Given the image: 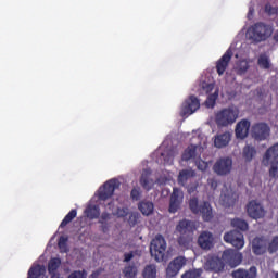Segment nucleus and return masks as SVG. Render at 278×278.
<instances>
[{"mask_svg": "<svg viewBox=\"0 0 278 278\" xmlns=\"http://www.w3.org/2000/svg\"><path fill=\"white\" fill-rule=\"evenodd\" d=\"M231 226L235 227V229H239L240 231H247L249 229V224L247 220L240 218H233L231 220Z\"/></svg>", "mask_w": 278, "mask_h": 278, "instance_id": "34", "label": "nucleus"}, {"mask_svg": "<svg viewBox=\"0 0 278 278\" xmlns=\"http://www.w3.org/2000/svg\"><path fill=\"white\" fill-rule=\"evenodd\" d=\"M106 210L110 212H114V201H111L106 204Z\"/></svg>", "mask_w": 278, "mask_h": 278, "instance_id": "51", "label": "nucleus"}, {"mask_svg": "<svg viewBox=\"0 0 278 278\" xmlns=\"http://www.w3.org/2000/svg\"><path fill=\"white\" fill-rule=\"evenodd\" d=\"M134 260V252L124 254V262H131Z\"/></svg>", "mask_w": 278, "mask_h": 278, "instance_id": "50", "label": "nucleus"}, {"mask_svg": "<svg viewBox=\"0 0 278 278\" xmlns=\"http://www.w3.org/2000/svg\"><path fill=\"white\" fill-rule=\"evenodd\" d=\"M205 268L211 273H223L225 270V261L217 255H212L206 260Z\"/></svg>", "mask_w": 278, "mask_h": 278, "instance_id": "16", "label": "nucleus"}, {"mask_svg": "<svg viewBox=\"0 0 278 278\" xmlns=\"http://www.w3.org/2000/svg\"><path fill=\"white\" fill-rule=\"evenodd\" d=\"M252 138L262 142L270 138V126L266 123H256L252 126Z\"/></svg>", "mask_w": 278, "mask_h": 278, "instance_id": "6", "label": "nucleus"}, {"mask_svg": "<svg viewBox=\"0 0 278 278\" xmlns=\"http://www.w3.org/2000/svg\"><path fill=\"white\" fill-rule=\"evenodd\" d=\"M181 203H184V192L179 188H174L169 200L168 212L170 214L177 213L179 207H181Z\"/></svg>", "mask_w": 278, "mask_h": 278, "instance_id": "15", "label": "nucleus"}, {"mask_svg": "<svg viewBox=\"0 0 278 278\" xmlns=\"http://www.w3.org/2000/svg\"><path fill=\"white\" fill-rule=\"evenodd\" d=\"M222 260L225 264H228L230 268H236V266L242 264V253L231 249L225 250L222 254Z\"/></svg>", "mask_w": 278, "mask_h": 278, "instance_id": "8", "label": "nucleus"}, {"mask_svg": "<svg viewBox=\"0 0 278 278\" xmlns=\"http://www.w3.org/2000/svg\"><path fill=\"white\" fill-rule=\"evenodd\" d=\"M231 58H233V51L231 49H228L224 55L216 62V71L217 75L223 76L225 75V71L229 68V62H231Z\"/></svg>", "mask_w": 278, "mask_h": 278, "instance_id": "17", "label": "nucleus"}, {"mask_svg": "<svg viewBox=\"0 0 278 278\" xmlns=\"http://www.w3.org/2000/svg\"><path fill=\"white\" fill-rule=\"evenodd\" d=\"M117 216H119V218H125V216H127V210L126 208H117Z\"/></svg>", "mask_w": 278, "mask_h": 278, "instance_id": "48", "label": "nucleus"}, {"mask_svg": "<svg viewBox=\"0 0 278 278\" xmlns=\"http://www.w3.org/2000/svg\"><path fill=\"white\" fill-rule=\"evenodd\" d=\"M224 241L235 247V249H237L238 251L244 248V235H242V232H240L239 230H231L229 232H226L224 235Z\"/></svg>", "mask_w": 278, "mask_h": 278, "instance_id": "7", "label": "nucleus"}, {"mask_svg": "<svg viewBox=\"0 0 278 278\" xmlns=\"http://www.w3.org/2000/svg\"><path fill=\"white\" fill-rule=\"evenodd\" d=\"M265 12L268 14V16H275V14H278V8L267 3L265 4Z\"/></svg>", "mask_w": 278, "mask_h": 278, "instance_id": "45", "label": "nucleus"}, {"mask_svg": "<svg viewBox=\"0 0 278 278\" xmlns=\"http://www.w3.org/2000/svg\"><path fill=\"white\" fill-rule=\"evenodd\" d=\"M229 142H231V134L229 132L217 135L214 140V144L217 149H223L227 147Z\"/></svg>", "mask_w": 278, "mask_h": 278, "instance_id": "24", "label": "nucleus"}, {"mask_svg": "<svg viewBox=\"0 0 278 278\" xmlns=\"http://www.w3.org/2000/svg\"><path fill=\"white\" fill-rule=\"evenodd\" d=\"M192 240H194V235H180L177 242L181 249H190Z\"/></svg>", "mask_w": 278, "mask_h": 278, "instance_id": "26", "label": "nucleus"}, {"mask_svg": "<svg viewBox=\"0 0 278 278\" xmlns=\"http://www.w3.org/2000/svg\"><path fill=\"white\" fill-rule=\"evenodd\" d=\"M185 187L187 188L189 194H193V192H197V188H198L197 185H193V186H188L187 185Z\"/></svg>", "mask_w": 278, "mask_h": 278, "instance_id": "49", "label": "nucleus"}, {"mask_svg": "<svg viewBox=\"0 0 278 278\" xmlns=\"http://www.w3.org/2000/svg\"><path fill=\"white\" fill-rule=\"evenodd\" d=\"M269 165H271L269 168V177L275 179V177H278V160L271 161Z\"/></svg>", "mask_w": 278, "mask_h": 278, "instance_id": "42", "label": "nucleus"}, {"mask_svg": "<svg viewBox=\"0 0 278 278\" xmlns=\"http://www.w3.org/2000/svg\"><path fill=\"white\" fill-rule=\"evenodd\" d=\"M257 155V150L253 146H245L243 148L242 157L244 162H252L253 157Z\"/></svg>", "mask_w": 278, "mask_h": 278, "instance_id": "27", "label": "nucleus"}, {"mask_svg": "<svg viewBox=\"0 0 278 278\" xmlns=\"http://www.w3.org/2000/svg\"><path fill=\"white\" fill-rule=\"evenodd\" d=\"M238 199V193L233 192L232 190H226L220 194L219 201L223 207H233Z\"/></svg>", "mask_w": 278, "mask_h": 278, "instance_id": "19", "label": "nucleus"}, {"mask_svg": "<svg viewBox=\"0 0 278 278\" xmlns=\"http://www.w3.org/2000/svg\"><path fill=\"white\" fill-rule=\"evenodd\" d=\"M275 278H278V273H276Z\"/></svg>", "mask_w": 278, "mask_h": 278, "instance_id": "56", "label": "nucleus"}, {"mask_svg": "<svg viewBox=\"0 0 278 278\" xmlns=\"http://www.w3.org/2000/svg\"><path fill=\"white\" fill-rule=\"evenodd\" d=\"M252 251L255 255H262L264 253V240L255 238L252 241Z\"/></svg>", "mask_w": 278, "mask_h": 278, "instance_id": "29", "label": "nucleus"}, {"mask_svg": "<svg viewBox=\"0 0 278 278\" xmlns=\"http://www.w3.org/2000/svg\"><path fill=\"white\" fill-rule=\"evenodd\" d=\"M195 165H197V168L198 170H207V162L201 160V157H198V160L195 161Z\"/></svg>", "mask_w": 278, "mask_h": 278, "instance_id": "47", "label": "nucleus"}, {"mask_svg": "<svg viewBox=\"0 0 278 278\" xmlns=\"http://www.w3.org/2000/svg\"><path fill=\"white\" fill-rule=\"evenodd\" d=\"M77 217V210H71L66 216L63 218V220L60 224L61 229H64V227H66V225H68L70 223H73V220Z\"/></svg>", "mask_w": 278, "mask_h": 278, "instance_id": "33", "label": "nucleus"}, {"mask_svg": "<svg viewBox=\"0 0 278 278\" xmlns=\"http://www.w3.org/2000/svg\"><path fill=\"white\" fill-rule=\"evenodd\" d=\"M199 108H201L199 98H197V96H190L189 99L182 103L180 116H190L191 114H194Z\"/></svg>", "mask_w": 278, "mask_h": 278, "instance_id": "10", "label": "nucleus"}, {"mask_svg": "<svg viewBox=\"0 0 278 278\" xmlns=\"http://www.w3.org/2000/svg\"><path fill=\"white\" fill-rule=\"evenodd\" d=\"M273 40H275L276 42H278V30H276V31L274 33Z\"/></svg>", "mask_w": 278, "mask_h": 278, "instance_id": "52", "label": "nucleus"}, {"mask_svg": "<svg viewBox=\"0 0 278 278\" xmlns=\"http://www.w3.org/2000/svg\"><path fill=\"white\" fill-rule=\"evenodd\" d=\"M45 273V267L36 265L29 268L27 278H38Z\"/></svg>", "mask_w": 278, "mask_h": 278, "instance_id": "36", "label": "nucleus"}, {"mask_svg": "<svg viewBox=\"0 0 278 278\" xmlns=\"http://www.w3.org/2000/svg\"><path fill=\"white\" fill-rule=\"evenodd\" d=\"M140 185L144 190H151L153 188V180L149 178V174L143 173L140 177Z\"/></svg>", "mask_w": 278, "mask_h": 278, "instance_id": "35", "label": "nucleus"}, {"mask_svg": "<svg viewBox=\"0 0 278 278\" xmlns=\"http://www.w3.org/2000/svg\"><path fill=\"white\" fill-rule=\"evenodd\" d=\"M249 129H251V122L248 119H241L236 125L235 134L236 137L240 140H244L249 136Z\"/></svg>", "mask_w": 278, "mask_h": 278, "instance_id": "20", "label": "nucleus"}, {"mask_svg": "<svg viewBox=\"0 0 278 278\" xmlns=\"http://www.w3.org/2000/svg\"><path fill=\"white\" fill-rule=\"evenodd\" d=\"M201 275H203L202 268L190 269L182 274L181 278H201Z\"/></svg>", "mask_w": 278, "mask_h": 278, "instance_id": "39", "label": "nucleus"}, {"mask_svg": "<svg viewBox=\"0 0 278 278\" xmlns=\"http://www.w3.org/2000/svg\"><path fill=\"white\" fill-rule=\"evenodd\" d=\"M260 68L268 71L270 68V59L266 54H261L257 60Z\"/></svg>", "mask_w": 278, "mask_h": 278, "instance_id": "37", "label": "nucleus"}, {"mask_svg": "<svg viewBox=\"0 0 278 278\" xmlns=\"http://www.w3.org/2000/svg\"><path fill=\"white\" fill-rule=\"evenodd\" d=\"M150 253L156 262H164V257H166V239L164 236L157 235L151 241Z\"/></svg>", "mask_w": 278, "mask_h": 278, "instance_id": "3", "label": "nucleus"}, {"mask_svg": "<svg viewBox=\"0 0 278 278\" xmlns=\"http://www.w3.org/2000/svg\"><path fill=\"white\" fill-rule=\"evenodd\" d=\"M85 214L87 218H89L90 220H94L99 218V216H101V208H99V206L97 205H89L85 210Z\"/></svg>", "mask_w": 278, "mask_h": 278, "instance_id": "28", "label": "nucleus"}, {"mask_svg": "<svg viewBox=\"0 0 278 278\" xmlns=\"http://www.w3.org/2000/svg\"><path fill=\"white\" fill-rule=\"evenodd\" d=\"M231 168H233V160L229 156L217 160L213 166L214 173L220 176L229 175Z\"/></svg>", "mask_w": 278, "mask_h": 278, "instance_id": "9", "label": "nucleus"}, {"mask_svg": "<svg viewBox=\"0 0 278 278\" xmlns=\"http://www.w3.org/2000/svg\"><path fill=\"white\" fill-rule=\"evenodd\" d=\"M238 121V110L228 108L218 111L215 114V123L217 127H229Z\"/></svg>", "mask_w": 278, "mask_h": 278, "instance_id": "2", "label": "nucleus"}, {"mask_svg": "<svg viewBox=\"0 0 278 278\" xmlns=\"http://www.w3.org/2000/svg\"><path fill=\"white\" fill-rule=\"evenodd\" d=\"M216 99H218V93L210 94L205 101L206 108H214L216 105Z\"/></svg>", "mask_w": 278, "mask_h": 278, "instance_id": "43", "label": "nucleus"}, {"mask_svg": "<svg viewBox=\"0 0 278 278\" xmlns=\"http://www.w3.org/2000/svg\"><path fill=\"white\" fill-rule=\"evenodd\" d=\"M247 212L249 214V217L254 218L255 220L264 218V216H266V210H264V206L257 203V201L255 200L249 202V204L247 205Z\"/></svg>", "mask_w": 278, "mask_h": 278, "instance_id": "13", "label": "nucleus"}, {"mask_svg": "<svg viewBox=\"0 0 278 278\" xmlns=\"http://www.w3.org/2000/svg\"><path fill=\"white\" fill-rule=\"evenodd\" d=\"M62 266V260L59 257H53L48 263V273L49 275H53V273H58V268Z\"/></svg>", "mask_w": 278, "mask_h": 278, "instance_id": "32", "label": "nucleus"}, {"mask_svg": "<svg viewBox=\"0 0 278 278\" xmlns=\"http://www.w3.org/2000/svg\"><path fill=\"white\" fill-rule=\"evenodd\" d=\"M99 277V271H93L91 275H90V278H97Z\"/></svg>", "mask_w": 278, "mask_h": 278, "instance_id": "54", "label": "nucleus"}, {"mask_svg": "<svg viewBox=\"0 0 278 278\" xmlns=\"http://www.w3.org/2000/svg\"><path fill=\"white\" fill-rule=\"evenodd\" d=\"M173 160H174L173 156H168V159H165V162H166L167 164H173Z\"/></svg>", "mask_w": 278, "mask_h": 278, "instance_id": "53", "label": "nucleus"}, {"mask_svg": "<svg viewBox=\"0 0 278 278\" xmlns=\"http://www.w3.org/2000/svg\"><path fill=\"white\" fill-rule=\"evenodd\" d=\"M88 277V273L86 271V269L83 270H75L72 274H70V276L67 278H86Z\"/></svg>", "mask_w": 278, "mask_h": 278, "instance_id": "44", "label": "nucleus"}, {"mask_svg": "<svg viewBox=\"0 0 278 278\" xmlns=\"http://www.w3.org/2000/svg\"><path fill=\"white\" fill-rule=\"evenodd\" d=\"M216 244L214 235L207 230L202 231L198 237V247L202 251H212V248Z\"/></svg>", "mask_w": 278, "mask_h": 278, "instance_id": "12", "label": "nucleus"}, {"mask_svg": "<svg viewBox=\"0 0 278 278\" xmlns=\"http://www.w3.org/2000/svg\"><path fill=\"white\" fill-rule=\"evenodd\" d=\"M232 278H256L257 267L251 266L249 269L239 268L231 273Z\"/></svg>", "mask_w": 278, "mask_h": 278, "instance_id": "22", "label": "nucleus"}, {"mask_svg": "<svg viewBox=\"0 0 278 278\" xmlns=\"http://www.w3.org/2000/svg\"><path fill=\"white\" fill-rule=\"evenodd\" d=\"M188 260H186L184 256L175 257L172 262H169L167 268H166V277H177L179 275V270L186 266Z\"/></svg>", "mask_w": 278, "mask_h": 278, "instance_id": "11", "label": "nucleus"}, {"mask_svg": "<svg viewBox=\"0 0 278 278\" xmlns=\"http://www.w3.org/2000/svg\"><path fill=\"white\" fill-rule=\"evenodd\" d=\"M278 159V143L269 147L263 155L262 164L263 166H270L271 162Z\"/></svg>", "mask_w": 278, "mask_h": 278, "instance_id": "21", "label": "nucleus"}, {"mask_svg": "<svg viewBox=\"0 0 278 278\" xmlns=\"http://www.w3.org/2000/svg\"><path fill=\"white\" fill-rule=\"evenodd\" d=\"M140 197H142V192H140V188H132L130 192V199H132V201H140Z\"/></svg>", "mask_w": 278, "mask_h": 278, "instance_id": "46", "label": "nucleus"}, {"mask_svg": "<svg viewBox=\"0 0 278 278\" xmlns=\"http://www.w3.org/2000/svg\"><path fill=\"white\" fill-rule=\"evenodd\" d=\"M110 218H112V215L108 212H103L99 218L103 233H108V220H110Z\"/></svg>", "mask_w": 278, "mask_h": 278, "instance_id": "38", "label": "nucleus"}, {"mask_svg": "<svg viewBox=\"0 0 278 278\" xmlns=\"http://www.w3.org/2000/svg\"><path fill=\"white\" fill-rule=\"evenodd\" d=\"M176 231L180 236H194V231H197V225L190 219H181L176 225Z\"/></svg>", "mask_w": 278, "mask_h": 278, "instance_id": "14", "label": "nucleus"}, {"mask_svg": "<svg viewBox=\"0 0 278 278\" xmlns=\"http://www.w3.org/2000/svg\"><path fill=\"white\" fill-rule=\"evenodd\" d=\"M207 88H208L210 90H212V85H207Z\"/></svg>", "mask_w": 278, "mask_h": 278, "instance_id": "55", "label": "nucleus"}, {"mask_svg": "<svg viewBox=\"0 0 278 278\" xmlns=\"http://www.w3.org/2000/svg\"><path fill=\"white\" fill-rule=\"evenodd\" d=\"M250 65L249 61L247 60H239L236 64L235 71L237 75H245L247 71H249Z\"/></svg>", "mask_w": 278, "mask_h": 278, "instance_id": "31", "label": "nucleus"}, {"mask_svg": "<svg viewBox=\"0 0 278 278\" xmlns=\"http://www.w3.org/2000/svg\"><path fill=\"white\" fill-rule=\"evenodd\" d=\"M124 275L126 278H136V275H138V268L134 265H129L125 267Z\"/></svg>", "mask_w": 278, "mask_h": 278, "instance_id": "40", "label": "nucleus"}, {"mask_svg": "<svg viewBox=\"0 0 278 278\" xmlns=\"http://www.w3.org/2000/svg\"><path fill=\"white\" fill-rule=\"evenodd\" d=\"M189 210L195 216H201L204 223H210L214 219V208L210 201L199 202V198L193 197L189 200Z\"/></svg>", "mask_w": 278, "mask_h": 278, "instance_id": "1", "label": "nucleus"}, {"mask_svg": "<svg viewBox=\"0 0 278 278\" xmlns=\"http://www.w3.org/2000/svg\"><path fill=\"white\" fill-rule=\"evenodd\" d=\"M201 153H203V147L199 144H190L184 151L181 155V161L189 162V160H197V157H201Z\"/></svg>", "mask_w": 278, "mask_h": 278, "instance_id": "18", "label": "nucleus"}, {"mask_svg": "<svg viewBox=\"0 0 278 278\" xmlns=\"http://www.w3.org/2000/svg\"><path fill=\"white\" fill-rule=\"evenodd\" d=\"M143 278H157V267L154 264L147 265L142 271Z\"/></svg>", "mask_w": 278, "mask_h": 278, "instance_id": "30", "label": "nucleus"}, {"mask_svg": "<svg viewBox=\"0 0 278 278\" xmlns=\"http://www.w3.org/2000/svg\"><path fill=\"white\" fill-rule=\"evenodd\" d=\"M121 188V181L118 179H110L104 182L103 187L98 191L99 201H108L114 197V192Z\"/></svg>", "mask_w": 278, "mask_h": 278, "instance_id": "5", "label": "nucleus"}, {"mask_svg": "<svg viewBox=\"0 0 278 278\" xmlns=\"http://www.w3.org/2000/svg\"><path fill=\"white\" fill-rule=\"evenodd\" d=\"M138 208L143 216H151V214H153V211L155 210V205L153 204V202L141 201L138 204Z\"/></svg>", "mask_w": 278, "mask_h": 278, "instance_id": "25", "label": "nucleus"}, {"mask_svg": "<svg viewBox=\"0 0 278 278\" xmlns=\"http://www.w3.org/2000/svg\"><path fill=\"white\" fill-rule=\"evenodd\" d=\"M273 36V27L258 22L252 26V38L256 42H263V40H268Z\"/></svg>", "mask_w": 278, "mask_h": 278, "instance_id": "4", "label": "nucleus"}, {"mask_svg": "<svg viewBox=\"0 0 278 278\" xmlns=\"http://www.w3.org/2000/svg\"><path fill=\"white\" fill-rule=\"evenodd\" d=\"M68 242V238L66 237H60L59 238V249L61 251V253H67L68 252V245H66V243Z\"/></svg>", "mask_w": 278, "mask_h": 278, "instance_id": "41", "label": "nucleus"}, {"mask_svg": "<svg viewBox=\"0 0 278 278\" xmlns=\"http://www.w3.org/2000/svg\"><path fill=\"white\" fill-rule=\"evenodd\" d=\"M197 177V173L192 168L181 169L178 175V184L179 186H188L189 181H192Z\"/></svg>", "mask_w": 278, "mask_h": 278, "instance_id": "23", "label": "nucleus"}]
</instances>
